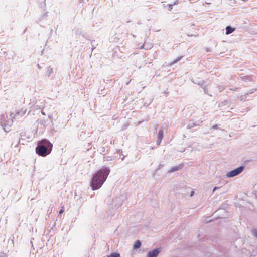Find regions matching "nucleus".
I'll return each instance as SVG.
<instances>
[{
    "instance_id": "obj_1",
    "label": "nucleus",
    "mask_w": 257,
    "mask_h": 257,
    "mask_svg": "<svg viewBox=\"0 0 257 257\" xmlns=\"http://www.w3.org/2000/svg\"><path fill=\"white\" fill-rule=\"evenodd\" d=\"M109 173V170L106 167H103L94 175L91 182V186L93 190L97 189L102 186Z\"/></svg>"
},
{
    "instance_id": "obj_2",
    "label": "nucleus",
    "mask_w": 257,
    "mask_h": 257,
    "mask_svg": "<svg viewBox=\"0 0 257 257\" xmlns=\"http://www.w3.org/2000/svg\"><path fill=\"white\" fill-rule=\"evenodd\" d=\"M49 149L46 148V146L44 145H38L36 148V152L38 154L41 156H46L47 155V151Z\"/></svg>"
},
{
    "instance_id": "obj_3",
    "label": "nucleus",
    "mask_w": 257,
    "mask_h": 257,
    "mask_svg": "<svg viewBox=\"0 0 257 257\" xmlns=\"http://www.w3.org/2000/svg\"><path fill=\"white\" fill-rule=\"evenodd\" d=\"M244 167L243 166H240L231 171L228 172L226 176L228 177H233L240 174L243 171Z\"/></svg>"
},
{
    "instance_id": "obj_4",
    "label": "nucleus",
    "mask_w": 257,
    "mask_h": 257,
    "mask_svg": "<svg viewBox=\"0 0 257 257\" xmlns=\"http://www.w3.org/2000/svg\"><path fill=\"white\" fill-rule=\"evenodd\" d=\"M40 145H44L46 146V148L51 149L52 147V144L47 140H42L39 143Z\"/></svg>"
},
{
    "instance_id": "obj_5",
    "label": "nucleus",
    "mask_w": 257,
    "mask_h": 257,
    "mask_svg": "<svg viewBox=\"0 0 257 257\" xmlns=\"http://www.w3.org/2000/svg\"><path fill=\"white\" fill-rule=\"evenodd\" d=\"M160 249H156L150 251L147 254V257H157L160 252Z\"/></svg>"
},
{
    "instance_id": "obj_6",
    "label": "nucleus",
    "mask_w": 257,
    "mask_h": 257,
    "mask_svg": "<svg viewBox=\"0 0 257 257\" xmlns=\"http://www.w3.org/2000/svg\"><path fill=\"white\" fill-rule=\"evenodd\" d=\"M164 136V132L162 130H159L158 132V138L157 141V145H159Z\"/></svg>"
},
{
    "instance_id": "obj_7",
    "label": "nucleus",
    "mask_w": 257,
    "mask_h": 257,
    "mask_svg": "<svg viewBox=\"0 0 257 257\" xmlns=\"http://www.w3.org/2000/svg\"><path fill=\"white\" fill-rule=\"evenodd\" d=\"M234 30L235 29L234 28H232L231 27L227 26L226 28V34H229L232 33L234 31Z\"/></svg>"
},
{
    "instance_id": "obj_8",
    "label": "nucleus",
    "mask_w": 257,
    "mask_h": 257,
    "mask_svg": "<svg viewBox=\"0 0 257 257\" xmlns=\"http://www.w3.org/2000/svg\"><path fill=\"white\" fill-rule=\"evenodd\" d=\"M141 245V242L139 240H137L134 243L133 247L134 249H138L140 247Z\"/></svg>"
},
{
    "instance_id": "obj_9",
    "label": "nucleus",
    "mask_w": 257,
    "mask_h": 257,
    "mask_svg": "<svg viewBox=\"0 0 257 257\" xmlns=\"http://www.w3.org/2000/svg\"><path fill=\"white\" fill-rule=\"evenodd\" d=\"M182 166H183L182 165H180L178 166L174 167L172 168L171 169V172H173V171H175L178 170L180 169H181L182 167Z\"/></svg>"
},
{
    "instance_id": "obj_10",
    "label": "nucleus",
    "mask_w": 257,
    "mask_h": 257,
    "mask_svg": "<svg viewBox=\"0 0 257 257\" xmlns=\"http://www.w3.org/2000/svg\"><path fill=\"white\" fill-rule=\"evenodd\" d=\"M107 257H120V255L118 253L114 252L111 253L109 255H108Z\"/></svg>"
},
{
    "instance_id": "obj_11",
    "label": "nucleus",
    "mask_w": 257,
    "mask_h": 257,
    "mask_svg": "<svg viewBox=\"0 0 257 257\" xmlns=\"http://www.w3.org/2000/svg\"><path fill=\"white\" fill-rule=\"evenodd\" d=\"M167 7L168 11H171L172 9L173 6L171 4H168Z\"/></svg>"
},
{
    "instance_id": "obj_12",
    "label": "nucleus",
    "mask_w": 257,
    "mask_h": 257,
    "mask_svg": "<svg viewBox=\"0 0 257 257\" xmlns=\"http://www.w3.org/2000/svg\"><path fill=\"white\" fill-rule=\"evenodd\" d=\"M64 212V207H62L60 210L59 211V214H61Z\"/></svg>"
},
{
    "instance_id": "obj_13",
    "label": "nucleus",
    "mask_w": 257,
    "mask_h": 257,
    "mask_svg": "<svg viewBox=\"0 0 257 257\" xmlns=\"http://www.w3.org/2000/svg\"><path fill=\"white\" fill-rule=\"evenodd\" d=\"M253 233L255 237L257 238V230L253 231Z\"/></svg>"
},
{
    "instance_id": "obj_14",
    "label": "nucleus",
    "mask_w": 257,
    "mask_h": 257,
    "mask_svg": "<svg viewBox=\"0 0 257 257\" xmlns=\"http://www.w3.org/2000/svg\"><path fill=\"white\" fill-rule=\"evenodd\" d=\"M193 194H194V191H192L191 192L190 196H192L193 195Z\"/></svg>"
},
{
    "instance_id": "obj_15",
    "label": "nucleus",
    "mask_w": 257,
    "mask_h": 257,
    "mask_svg": "<svg viewBox=\"0 0 257 257\" xmlns=\"http://www.w3.org/2000/svg\"><path fill=\"white\" fill-rule=\"evenodd\" d=\"M218 188L217 187H214V189H213V191H214L215 190H217V189Z\"/></svg>"
}]
</instances>
